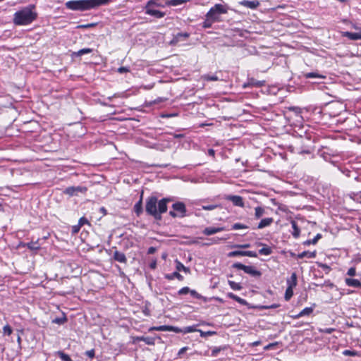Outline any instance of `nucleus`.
<instances>
[{"mask_svg":"<svg viewBox=\"0 0 361 361\" xmlns=\"http://www.w3.org/2000/svg\"><path fill=\"white\" fill-rule=\"evenodd\" d=\"M171 201L170 198H163L158 201L155 196H150L146 200L145 211L147 214L152 216L157 221H161V214L167 212V203Z\"/></svg>","mask_w":361,"mask_h":361,"instance_id":"obj_1","label":"nucleus"},{"mask_svg":"<svg viewBox=\"0 0 361 361\" xmlns=\"http://www.w3.org/2000/svg\"><path fill=\"white\" fill-rule=\"evenodd\" d=\"M111 0H72L66 2V8L71 11H85L107 5Z\"/></svg>","mask_w":361,"mask_h":361,"instance_id":"obj_2","label":"nucleus"},{"mask_svg":"<svg viewBox=\"0 0 361 361\" xmlns=\"http://www.w3.org/2000/svg\"><path fill=\"white\" fill-rule=\"evenodd\" d=\"M34 9L35 6H29L16 11L13 15V23L16 25H27L32 23L37 18V13Z\"/></svg>","mask_w":361,"mask_h":361,"instance_id":"obj_3","label":"nucleus"},{"mask_svg":"<svg viewBox=\"0 0 361 361\" xmlns=\"http://www.w3.org/2000/svg\"><path fill=\"white\" fill-rule=\"evenodd\" d=\"M169 215L173 218H183L187 216V209L183 202H176L172 204V210Z\"/></svg>","mask_w":361,"mask_h":361,"instance_id":"obj_4","label":"nucleus"},{"mask_svg":"<svg viewBox=\"0 0 361 361\" xmlns=\"http://www.w3.org/2000/svg\"><path fill=\"white\" fill-rule=\"evenodd\" d=\"M228 12V9L225 5L220 4H215L212 7L206 14V18H213V20H219V16L225 14Z\"/></svg>","mask_w":361,"mask_h":361,"instance_id":"obj_5","label":"nucleus"},{"mask_svg":"<svg viewBox=\"0 0 361 361\" xmlns=\"http://www.w3.org/2000/svg\"><path fill=\"white\" fill-rule=\"evenodd\" d=\"M232 267L237 269L243 270L246 274L253 277H259L262 275V273L252 266H246L240 262H236L234 263Z\"/></svg>","mask_w":361,"mask_h":361,"instance_id":"obj_6","label":"nucleus"},{"mask_svg":"<svg viewBox=\"0 0 361 361\" xmlns=\"http://www.w3.org/2000/svg\"><path fill=\"white\" fill-rule=\"evenodd\" d=\"M87 188L85 186H71L66 188L63 193L69 195L70 197L77 196L79 193H85Z\"/></svg>","mask_w":361,"mask_h":361,"instance_id":"obj_7","label":"nucleus"},{"mask_svg":"<svg viewBox=\"0 0 361 361\" xmlns=\"http://www.w3.org/2000/svg\"><path fill=\"white\" fill-rule=\"evenodd\" d=\"M239 256H247L250 257H257V254L255 252L253 251H241V250H235L228 252V257H239Z\"/></svg>","mask_w":361,"mask_h":361,"instance_id":"obj_8","label":"nucleus"},{"mask_svg":"<svg viewBox=\"0 0 361 361\" xmlns=\"http://www.w3.org/2000/svg\"><path fill=\"white\" fill-rule=\"evenodd\" d=\"M225 200L231 201L235 206L240 207H244L243 199L241 196L229 195L225 197Z\"/></svg>","mask_w":361,"mask_h":361,"instance_id":"obj_9","label":"nucleus"},{"mask_svg":"<svg viewBox=\"0 0 361 361\" xmlns=\"http://www.w3.org/2000/svg\"><path fill=\"white\" fill-rule=\"evenodd\" d=\"M137 341H144L146 344L154 345L155 344V338L149 336H136L133 338V343Z\"/></svg>","mask_w":361,"mask_h":361,"instance_id":"obj_10","label":"nucleus"},{"mask_svg":"<svg viewBox=\"0 0 361 361\" xmlns=\"http://www.w3.org/2000/svg\"><path fill=\"white\" fill-rule=\"evenodd\" d=\"M190 37L188 32H178L173 36V39L171 41V44H176L181 40L188 39Z\"/></svg>","mask_w":361,"mask_h":361,"instance_id":"obj_11","label":"nucleus"},{"mask_svg":"<svg viewBox=\"0 0 361 361\" xmlns=\"http://www.w3.org/2000/svg\"><path fill=\"white\" fill-rule=\"evenodd\" d=\"M145 13L149 16H152L157 18H161L164 17L165 13L160 11L159 10H156L154 8H145Z\"/></svg>","mask_w":361,"mask_h":361,"instance_id":"obj_12","label":"nucleus"},{"mask_svg":"<svg viewBox=\"0 0 361 361\" xmlns=\"http://www.w3.org/2000/svg\"><path fill=\"white\" fill-rule=\"evenodd\" d=\"M224 230V227H207L203 231L202 233L206 235H214L218 232H221Z\"/></svg>","mask_w":361,"mask_h":361,"instance_id":"obj_13","label":"nucleus"},{"mask_svg":"<svg viewBox=\"0 0 361 361\" xmlns=\"http://www.w3.org/2000/svg\"><path fill=\"white\" fill-rule=\"evenodd\" d=\"M240 5L251 8L255 9L257 8L259 6V2L257 0L255 1H248V0H243L240 2Z\"/></svg>","mask_w":361,"mask_h":361,"instance_id":"obj_14","label":"nucleus"},{"mask_svg":"<svg viewBox=\"0 0 361 361\" xmlns=\"http://www.w3.org/2000/svg\"><path fill=\"white\" fill-rule=\"evenodd\" d=\"M113 258L115 261H117L121 263H126L127 262V258L125 254L118 250H116L114 252Z\"/></svg>","mask_w":361,"mask_h":361,"instance_id":"obj_15","label":"nucleus"},{"mask_svg":"<svg viewBox=\"0 0 361 361\" xmlns=\"http://www.w3.org/2000/svg\"><path fill=\"white\" fill-rule=\"evenodd\" d=\"M314 310L313 307H308L304 308L302 311H300L298 314L292 316L293 319H298L304 316L310 315L312 313Z\"/></svg>","mask_w":361,"mask_h":361,"instance_id":"obj_16","label":"nucleus"},{"mask_svg":"<svg viewBox=\"0 0 361 361\" xmlns=\"http://www.w3.org/2000/svg\"><path fill=\"white\" fill-rule=\"evenodd\" d=\"M345 282L348 286L355 287V288H360L361 287V282L358 279L346 278L345 279Z\"/></svg>","mask_w":361,"mask_h":361,"instance_id":"obj_17","label":"nucleus"},{"mask_svg":"<svg viewBox=\"0 0 361 361\" xmlns=\"http://www.w3.org/2000/svg\"><path fill=\"white\" fill-rule=\"evenodd\" d=\"M93 51L92 49L90 48H84L78 50V51H73L71 54L72 57H80L84 54H90Z\"/></svg>","mask_w":361,"mask_h":361,"instance_id":"obj_18","label":"nucleus"},{"mask_svg":"<svg viewBox=\"0 0 361 361\" xmlns=\"http://www.w3.org/2000/svg\"><path fill=\"white\" fill-rule=\"evenodd\" d=\"M134 211L137 216L142 213V194L141 195L140 200L135 204Z\"/></svg>","mask_w":361,"mask_h":361,"instance_id":"obj_19","label":"nucleus"},{"mask_svg":"<svg viewBox=\"0 0 361 361\" xmlns=\"http://www.w3.org/2000/svg\"><path fill=\"white\" fill-rule=\"evenodd\" d=\"M343 36L347 37L351 40L361 39V34L357 32H343Z\"/></svg>","mask_w":361,"mask_h":361,"instance_id":"obj_20","label":"nucleus"},{"mask_svg":"<svg viewBox=\"0 0 361 361\" xmlns=\"http://www.w3.org/2000/svg\"><path fill=\"white\" fill-rule=\"evenodd\" d=\"M273 221L274 220H273L272 218H265V219H263L259 223V224L257 226V228L258 229H262V228H263L264 227L269 226H270L272 224Z\"/></svg>","mask_w":361,"mask_h":361,"instance_id":"obj_21","label":"nucleus"},{"mask_svg":"<svg viewBox=\"0 0 361 361\" xmlns=\"http://www.w3.org/2000/svg\"><path fill=\"white\" fill-rule=\"evenodd\" d=\"M317 255V252L304 251L297 255V258L302 259L304 257L314 258Z\"/></svg>","mask_w":361,"mask_h":361,"instance_id":"obj_22","label":"nucleus"},{"mask_svg":"<svg viewBox=\"0 0 361 361\" xmlns=\"http://www.w3.org/2000/svg\"><path fill=\"white\" fill-rule=\"evenodd\" d=\"M228 298L234 300L235 301L238 302L240 305H245L247 304V301L238 295L233 294V293H227Z\"/></svg>","mask_w":361,"mask_h":361,"instance_id":"obj_23","label":"nucleus"},{"mask_svg":"<svg viewBox=\"0 0 361 361\" xmlns=\"http://www.w3.org/2000/svg\"><path fill=\"white\" fill-rule=\"evenodd\" d=\"M263 85H264L263 81H257V80H255V79L252 78V79L249 80L247 83L244 84L243 87H249V86L261 87Z\"/></svg>","mask_w":361,"mask_h":361,"instance_id":"obj_24","label":"nucleus"},{"mask_svg":"<svg viewBox=\"0 0 361 361\" xmlns=\"http://www.w3.org/2000/svg\"><path fill=\"white\" fill-rule=\"evenodd\" d=\"M165 278L169 279V280H173L175 278L178 279L179 281H183V276L180 274H179L178 271H174V272H173L171 274H166L165 276Z\"/></svg>","mask_w":361,"mask_h":361,"instance_id":"obj_25","label":"nucleus"},{"mask_svg":"<svg viewBox=\"0 0 361 361\" xmlns=\"http://www.w3.org/2000/svg\"><path fill=\"white\" fill-rule=\"evenodd\" d=\"M288 286H290L293 288L297 285V275L295 273H293L290 279L287 280Z\"/></svg>","mask_w":361,"mask_h":361,"instance_id":"obj_26","label":"nucleus"},{"mask_svg":"<svg viewBox=\"0 0 361 361\" xmlns=\"http://www.w3.org/2000/svg\"><path fill=\"white\" fill-rule=\"evenodd\" d=\"M164 6L159 3V0H149L147 1L145 8H153V7H164Z\"/></svg>","mask_w":361,"mask_h":361,"instance_id":"obj_27","label":"nucleus"},{"mask_svg":"<svg viewBox=\"0 0 361 361\" xmlns=\"http://www.w3.org/2000/svg\"><path fill=\"white\" fill-rule=\"evenodd\" d=\"M291 226L293 229V231L292 232L293 236L295 238H298L300 235V230L297 223L295 221H292Z\"/></svg>","mask_w":361,"mask_h":361,"instance_id":"obj_28","label":"nucleus"},{"mask_svg":"<svg viewBox=\"0 0 361 361\" xmlns=\"http://www.w3.org/2000/svg\"><path fill=\"white\" fill-rule=\"evenodd\" d=\"M186 2V0H166L165 2V5L171 6H177L181 5Z\"/></svg>","mask_w":361,"mask_h":361,"instance_id":"obj_29","label":"nucleus"},{"mask_svg":"<svg viewBox=\"0 0 361 361\" xmlns=\"http://www.w3.org/2000/svg\"><path fill=\"white\" fill-rule=\"evenodd\" d=\"M176 269L178 271H183L185 273H190V268L185 267L180 262L176 260Z\"/></svg>","mask_w":361,"mask_h":361,"instance_id":"obj_30","label":"nucleus"},{"mask_svg":"<svg viewBox=\"0 0 361 361\" xmlns=\"http://www.w3.org/2000/svg\"><path fill=\"white\" fill-rule=\"evenodd\" d=\"M67 322V317H66L65 314L63 313V316L61 317H56L52 320V323L57 324L59 325L63 324Z\"/></svg>","mask_w":361,"mask_h":361,"instance_id":"obj_31","label":"nucleus"},{"mask_svg":"<svg viewBox=\"0 0 361 361\" xmlns=\"http://www.w3.org/2000/svg\"><path fill=\"white\" fill-rule=\"evenodd\" d=\"M227 348L226 345L224 346H219V347H214L212 350L211 356L212 357H216L218 354L221 351L226 350Z\"/></svg>","mask_w":361,"mask_h":361,"instance_id":"obj_32","label":"nucleus"},{"mask_svg":"<svg viewBox=\"0 0 361 361\" xmlns=\"http://www.w3.org/2000/svg\"><path fill=\"white\" fill-rule=\"evenodd\" d=\"M202 79L207 81H217L219 78L216 74H206L202 75Z\"/></svg>","mask_w":361,"mask_h":361,"instance_id":"obj_33","label":"nucleus"},{"mask_svg":"<svg viewBox=\"0 0 361 361\" xmlns=\"http://www.w3.org/2000/svg\"><path fill=\"white\" fill-rule=\"evenodd\" d=\"M304 77L305 78H324V76L319 74L318 73H315V72L304 73Z\"/></svg>","mask_w":361,"mask_h":361,"instance_id":"obj_34","label":"nucleus"},{"mask_svg":"<svg viewBox=\"0 0 361 361\" xmlns=\"http://www.w3.org/2000/svg\"><path fill=\"white\" fill-rule=\"evenodd\" d=\"M24 246H26L28 249L31 250H38L40 247L37 242H30L25 244Z\"/></svg>","mask_w":361,"mask_h":361,"instance_id":"obj_35","label":"nucleus"},{"mask_svg":"<svg viewBox=\"0 0 361 361\" xmlns=\"http://www.w3.org/2000/svg\"><path fill=\"white\" fill-rule=\"evenodd\" d=\"M322 238V235L320 233L317 234V235L312 240H307L304 242V245H310L311 244L315 245L318 240Z\"/></svg>","mask_w":361,"mask_h":361,"instance_id":"obj_36","label":"nucleus"},{"mask_svg":"<svg viewBox=\"0 0 361 361\" xmlns=\"http://www.w3.org/2000/svg\"><path fill=\"white\" fill-rule=\"evenodd\" d=\"M293 288H291L290 286H288L286 290V292H285V295H284V298L286 301H288L293 296Z\"/></svg>","mask_w":361,"mask_h":361,"instance_id":"obj_37","label":"nucleus"},{"mask_svg":"<svg viewBox=\"0 0 361 361\" xmlns=\"http://www.w3.org/2000/svg\"><path fill=\"white\" fill-rule=\"evenodd\" d=\"M272 252V250L270 247L264 245L262 249L259 250V253L263 255H269Z\"/></svg>","mask_w":361,"mask_h":361,"instance_id":"obj_38","label":"nucleus"},{"mask_svg":"<svg viewBox=\"0 0 361 361\" xmlns=\"http://www.w3.org/2000/svg\"><path fill=\"white\" fill-rule=\"evenodd\" d=\"M214 22H216V20H213V18H206V20L202 23V27L204 28H209Z\"/></svg>","mask_w":361,"mask_h":361,"instance_id":"obj_39","label":"nucleus"},{"mask_svg":"<svg viewBox=\"0 0 361 361\" xmlns=\"http://www.w3.org/2000/svg\"><path fill=\"white\" fill-rule=\"evenodd\" d=\"M189 293L191 295V296H192L195 298L203 300L204 302L207 301V298L205 297L202 296L195 290H190V291H189Z\"/></svg>","mask_w":361,"mask_h":361,"instance_id":"obj_40","label":"nucleus"},{"mask_svg":"<svg viewBox=\"0 0 361 361\" xmlns=\"http://www.w3.org/2000/svg\"><path fill=\"white\" fill-rule=\"evenodd\" d=\"M255 216L256 219H259L261 218L264 213V209L261 207H257L255 209Z\"/></svg>","mask_w":361,"mask_h":361,"instance_id":"obj_41","label":"nucleus"},{"mask_svg":"<svg viewBox=\"0 0 361 361\" xmlns=\"http://www.w3.org/2000/svg\"><path fill=\"white\" fill-rule=\"evenodd\" d=\"M228 283L231 288L234 290H240L243 288L240 283H235V281H228Z\"/></svg>","mask_w":361,"mask_h":361,"instance_id":"obj_42","label":"nucleus"},{"mask_svg":"<svg viewBox=\"0 0 361 361\" xmlns=\"http://www.w3.org/2000/svg\"><path fill=\"white\" fill-rule=\"evenodd\" d=\"M57 354L62 361H73L70 356L64 353L63 351H58Z\"/></svg>","mask_w":361,"mask_h":361,"instance_id":"obj_43","label":"nucleus"},{"mask_svg":"<svg viewBox=\"0 0 361 361\" xmlns=\"http://www.w3.org/2000/svg\"><path fill=\"white\" fill-rule=\"evenodd\" d=\"M199 329H196L195 326H189L183 329V334L198 331Z\"/></svg>","mask_w":361,"mask_h":361,"instance_id":"obj_44","label":"nucleus"},{"mask_svg":"<svg viewBox=\"0 0 361 361\" xmlns=\"http://www.w3.org/2000/svg\"><path fill=\"white\" fill-rule=\"evenodd\" d=\"M198 332H200V336L203 337V338H205L208 336H212V335H214L216 334V331H203L200 329L198 330Z\"/></svg>","mask_w":361,"mask_h":361,"instance_id":"obj_45","label":"nucleus"},{"mask_svg":"<svg viewBox=\"0 0 361 361\" xmlns=\"http://www.w3.org/2000/svg\"><path fill=\"white\" fill-rule=\"evenodd\" d=\"M248 228L247 226L240 224V223H235L232 225L233 230L244 229V228Z\"/></svg>","mask_w":361,"mask_h":361,"instance_id":"obj_46","label":"nucleus"},{"mask_svg":"<svg viewBox=\"0 0 361 361\" xmlns=\"http://www.w3.org/2000/svg\"><path fill=\"white\" fill-rule=\"evenodd\" d=\"M167 327H168L167 331H173L175 333H183V329H180L177 326H167Z\"/></svg>","mask_w":361,"mask_h":361,"instance_id":"obj_47","label":"nucleus"},{"mask_svg":"<svg viewBox=\"0 0 361 361\" xmlns=\"http://www.w3.org/2000/svg\"><path fill=\"white\" fill-rule=\"evenodd\" d=\"M217 207H218L217 204H208V205H202V209L208 210V211L215 209Z\"/></svg>","mask_w":361,"mask_h":361,"instance_id":"obj_48","label":"nucleus"},{"mask_svg":"<svg viewBox=\"0 0 361 361\" xmlns=\"http://www.w3.org/2000/svg\"><path fill=\"white\" fill-rule=\"evenodd\" d=\"M96 23H88V24H83V25H78V28L79 29H87L93 27L96 25Z\"/></svg>","mask_w":361,"mask_h":361,"instance_id":"obj_49","label":"nucleus"},{"mask_svg":"<svg viewBox=\"0 0 361 361\" xmlns=\"http://www.w3.org/2000/svg\"><path fill=\"white\" fill-rule=\"evenodd\" d=\"M167 325H163V326H154V327H152L149 329V331H153V330H156V331H167Z\"/></svg>","mask_w":361,"mask_h":361,"instance_id":"obj_50","label":"nucleus"},{"mask_svg":"<svg viewBox=\"0 0 361 361\" xmlns=\"http://www.w3.org/2000/svg\"><path fill=\"white\" fill-rule=\"evenodd\" d=\"M189 291H190V289L189 287H183L182 288H180L178 291V295H185V294H188L189 293Z\"/></svg>","mask_w":361,"mask_h":361,"instance_id":"obj_51","label":"nucleus"},{"mask_svg":"<svg viewBox=\"0 0 361 361\" xmlns=\"http://www.w3.org/2000/svg\"><path fill=\"white\" fill-rule=\"evenodd\" d=\"M4 333L7 335H11L12 334V329L9 325H6L3 328Z\"/></svg>","mask_w":361,"mask_h":361,"instance_id":"obj_52","label":"nucleus"},{"mask_svg":"<svg viewBox=\"0 0 361 361\" xmlns=\"http://www.w3.org/2000/svg\"><path fill=\"white\" fill-rule=\"evenodd\" d=\"M78 225L82 227L85 224H89L88 220L85 217H81L78 221Z\"/></svg>","mask_w":361,"mask_h":361,"instance_id":"obj_53","label":"nucleus"},{"mask_svg":"<svg viewBox=\"0 0 361 361\" xmlns=\"http://www.w3.org/2000/svg\"><path fill=\"white\" fill-rule=\"evenodd\" d=\"M347 274L350 276H354L355 274H356V270H355V267H350L348 272H347Z\"/></svg>","mask_w":361,"mask_h":361,"instance_id":"obj_54","label":"nucleus"},{"mask_svg":"<svg viewBox=\"0 0 361 361\" xmlns=\"http://www.w3.org/2000/svg\"><path fill=\"white\" fill-rule=\"evenodd\" d=\"M233 247L237 248H248L250 247V244H237L232 246Z\"/></svg>","mask_w":361,"mask_h":361,"instance_id":"obj_55","label":"nucleus"},{"mask_svg":"<svg viewBox=\"0 0 361 361\" xmlns=\"http://www.w3.org/2000/svg\"><path fill=\"white\" fill-rule=\"evenodd\" d=\"M334 331V329H333V328H326L324 329H319L320 332L329 334H331Z\"/></svg>","mask_w":361,"mask_h":361,"instance_id":"obj_56","label":"nucleus"},{"mask_svg":"<svg viewBox=\"0 0 361 361\" xmlns=\"http://www.w3.org/2000/svg\"><path fill=\"white\" fill-rule=\"evenodd\" d=\"M80 225H75V226H72V233L73 234H75V233H78L80 229Z\"/></svg>","mask_w":361,"mask_h":361,"instance_id":"obj_57","label":"nucleus"},{"mask_svg":"<svg viewBox=\"0 0 361 361\" xmlns=\"http://www.w3.org/2000/svg\"><path fill=\"white\" fill-rule=\"evenodd\" d=\"M280 305L279 304H273V305H271L269 306H262V309H264V310H268V309H275V308H277L279 307Z\"/></svg>","mask_w":361,"mask_h":361,"instance_id":"obj_58","label":"nucleus"},{"mask_svg":"<svg viewBox=\"0 0 361 361\" xmlns=\"http://www.w3.org/2000/svg\"><path fill=\"white\" fill-rule=\"evenodd\" d=\"M85 355H87L90 358H93L94 357V350L92 349L85 352Z\"/></svg>","mask_w":361,"mask_h":361,"instance_id":"obj_59","label":"nucleus"},{"mask_svg":"<svg viewBox=\"0 0 361 361\" xmlns=\"http://www.w3.org/2000/svg\"><path fill=\"white\" fill-rule=\"evenodd\" d=\"M129 71V68L125 66H121L118 68V72L120 73H124Z\"/></svg>","mask_w":361,"mask_h":361,"instance_id":"obj_60","label":"nucleus"},{"mask_svg":"<svg viewBox=\"0 0 361 361\" xmlns=\"http://www.w3.org/2000/svg\"><path fill=\"white\" fill-rule=\"evenodd\" d=\"M356 354H357L356 352L351 351V350H345L343 351V355H345L354 356Z\"/></svg>","mask_w":361,"mask_h":361,"instance_id":"obj_61","label":"nucleus"},{"mask_svg":"<svg viewBox=\"0 0 361 361\" xmlns=\"http://www.w3.org/2000/svg\"><path fill=\"white\" fill-rule=\"evenodd\" d=\"M188 349V347H183L180 348L178 353V356L180 357L182 355H183Z\"/></svg>","mask_w":361,"mask_h":361,"instance_id":"obj_62","label":"nucleus"},{"mask_svg":"<svg viewBox=\"0 0 361 361\" xmlns=\"http://www.w3.org/2000/svg\"><path fill=\"white\" fill-rule=\"evenodd\" d=\"M149 267L152 269H155L157 267V259H153L149 264Z\"/></svg>","mask_w":361,"mask_h":361,"instance_id":"obj_63","label":"nucleus"},{"mask_svg":"<svg viewBox=\"0 0 361 361\" xmlns=\"http://www.w3.org/2000/svg\"><path fill=\"white\" fill-rule=\"evenodd\" d=\"M157 250V248L154 247H149L148 250H147V254L149 255H152V254H154Z\"/></svg>","mask_w":361,"mask_h":361,"instance_id":"obj_64","label":"nucleus"}]
</instances>
